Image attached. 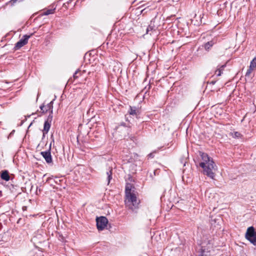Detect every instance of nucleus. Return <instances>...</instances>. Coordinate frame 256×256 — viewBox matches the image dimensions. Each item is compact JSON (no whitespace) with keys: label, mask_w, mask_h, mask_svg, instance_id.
I'll use <instances>...</instances> for the list:
<instances>
[{"label":"nucleus","mask_w":256,"mask_h":256,"mask_svg":"<svg viewBox=\"0 0 256 256\" xmlns=\"http://www.w3.org/2000/svg\"><path fill=\"white\" fill-rule=\"evenodd\" d=\"M202 161L200 163V166L203 168V172L208 176L214 179L215 176V172L217 169L212 159L204 152H200Z\"/></svg>","instance_id":"1"},{"label":"nucleus","mask_w":256,"mask_h":256,"mask_svg":"<svg viewBox=\"0 0 256 256\" xmlns=\"http://www.w3.org/2000/svg\"><path fill=\"white\" fill-rule=\"evenodd\" d=\"M125 205L126 208L132 212H136L138 208L140 200L137 198L135 194H132L125 196Z\"/></svg>","instance_id":"2"},{"label":"nucleus","mask_w":256,"mask_h":256,"mask_svg":"<svg viewBox=\"0 0 256 256\" xmlns=\"http://www.w3.org/2000/svg\"><path fill=\"white\" fill-rule=\"evenodd\" d=\"M245 238L254 246L256 245V232L253 226L248 228Z\"/></svg>","instance_id":"3"},{"label":"nucleus","mask_w":256,"mask_h":256,"mask_svg":"<svg viewBox=\"0 0 256 256\" xmlns=\"http://www.w3.org/2000/svg\"><path fill=\"white\" fill-rule=\"evenodd\" d=\"M33 35V34L30 35H24L22 38L14 46V50H15L20 49L22 47L26 44L28 42V39Z\"/></svg>","instance_id":"4"},{"label":"nucleus","mask_w":256,"mask_h":256,"mask_svg":"<svg viewBox=\"0 0 256 256\" xmlns=\"http://www.w3.org/2000/svg\"><path fill=\"white\" fill-rule=\"evenodd\" d=\"M96 221L97 228L98 230H102L108 223V219L104 216L98 218Z\"/></svg>","instance_id":"5"},{"label":"nucleus","mask_w":256,"mask_h":256,"mask_svg":"<svg viewBox=\"0 0 256 256\" xmlns=\"http://www.w3.org/2000/svg\"><path fill=\"white\" fill-rule=\"evenodd\" d=\"M51 145L52 143L50 144L49 150L48 151L42 152L40 153L42 156L45 159L46 162L48 164L52 163V157L50 153Z\"/></svg>","instance_id":"6"},{"label":"nucleus","mask_w":256,"mask_h":256,"mask_svg":"<svg viewBox=\"0 0 256 256\" xmlns=\"http://www.w3.org/2000/svg\"><path fill=\"white\" fill-rule=\"evenodd\" d=\"M52 119V116L50 114L48 118V119L45 121L44 123V129L42 130V133H48L51 125V122Z\"/></svg>","instance_id":"7"},{"label":"nucleus","mask_w":256,"mask_h":256,"mask_svg":"<svg viewBox=\"0 0 256 256\" xmlns=\"http://www.w3.org/2000/svg\"><path fill=\"white\" fill-rule=\"evenodd\" d=\"M216 43V40L214 38L212 40L204 44V47L206 50L208 51L210 48Z\"/></svg>","instance_id":"8"},{"label":"nucleus","mask_w":256,"mask_h":256,"mask_svg":"<svg viewBox=\"0 0 256 256\" xmlns=\"http://www.w3.org/2000/svg\"><path fill=\"white\" fill-rule=\"evenodd\" d=\"M132 186L130 184H126V186L125 188V196L134 194V192H132Z\"/></svg>","instance_id":"9"},{"label":"nucleus","mask_w":256,"mask_h":256,"mask_svg":"<svg viewBox=\"0 0 256 256\" xmlns=\"http://www.w3.org/2000/svg\"><path fill=\"white\" fill-rule=\"evenodd\" d=\"M1 178L6 181H8L10 180L8 172L7 170H4L2 172L1 174Z\"/></svg>","instance_id":"10"},{"label":"nucleus","mask_w":256,"mask_h":256,"mask_svg":"<svg viewBox=\"0 0 256 256\" xmlns=\"http://www.w3.org/2000/svg\"><path fill=\"white\" fill-rule=\"evenodd\" d=\"M226 67V64H224L221 66L219 68H218L217 70L215 72V74L217 75V76H221L222 73V71L224 70V68Z\"/></svg>","instance_id":"11"},{"label":"nucleus","mask_w":256,"mask_h":256,"mask_svg":"<svg viewBox=\"0 0 256 256\" xmlns=\"http://www.w3.org/2000/svg\"><path fill=\"white\" fill-rule=\"evenodd\" d=\"M230 136H232L234 138H241L242 135L238 132H231L230 133Z\"/></svg>","instance_id":"12"},{"label":"nucleus","mask_w":256,"mask_h":256,"mask_svg":"<svg viewBox=\"0 0 256 256\" xmlns=\"http://www.w3.org/2000/svg\"><path fill=\"white\" fill-rule=\"evenodd\" d=\"M129 113L130 115L136 116L137 114V108L136 107L130 106Z\"/></svg>","instance_id":"13"},{"label":"nucleus","mask_w":256,"mask_h":256,"mask_svg":"<svg viewBox=\"0 0 256 256\" xmlns=\"http://www.w3.org/2000/svg\"><path fill=\"white\" fill-rule=\"evenodd\" d=\"M106 175L108 184L110 182V180L112 178V169H110V170L106 172Z\"/></svg>","instance_id":"14"},{"label":"nucleus","mask_w":256,"mask_h":256,"mask_svg":"<svg viewBox=\"0 0 256 256\" xmlns=\"http://www.w3.org/2000/svg\"><path fill=\"white\" fill-rule=\"evenodd\" d=\"M46 107V109L48 110V111L50 112V114L52 115V113L53 101L50 102L49 104H47V106Z\"/></svg>","instance_id":"15"},{"label":"nucleus","mask_w":256,"mask_h":256,"mask_svg":"<svg viewBox=\"0 0 256 256\" xmlns=\"http://www.w3.org/2000/svg\"><path fill=\"white\" fill-rule=\"evenodd\" d=\"M155 26L152 24V22H150V24L148 26L146 29V33L148 34L149 32L154 30Z\"/></svg>","instance_id":"16"},{"label":"nucleus","mask_w":256,"mask_h":256,"mask_svg":"<svg viewBox=\"0 0 256 256\" xmlns=\"http://www.w3.org/2000/svg\"><path fill=\"white\" fill-rule=\"evenodd\" d=\"M250 68H252L254 70L256 68V58H254L250 62Z\"/></svg>","instance_id":"17"},{"label":"nucleus","mask_w":256,"mask_h":256,"mask_svg":"<svg viewBox=\"0 0 256 256\" xmlns=\"http://www.w3.org/2000/svg\"><path fill=\"white\" fill-rule=\"evenodd\" d=\"M55 8L54 9H48L44 12L43 15L48 16L50 14H54V12Z\"/></svg>","instance_id":"18"},{"label":"nucleus","mask_w":256,"mask_h":256,"mask_svg":"<svg viewBox=\"0 0 256 256\" xmlns=\"http://www.w3.org/2000/svg\"><path fill=\"white\" fill-rule=\"evenodd\" d=\"M80 75V72L79 70H77L74 74L73 76L74 79H76V78H78Z\"/></svg>","instance_id":"19"},{"label":"nucleus","mask_w":256,"mask_h":256,"mask_svg":"<svg viewBox=\"0 0 256 256\" xmlns=\"http://www.w3.org/2000/svg\"><path fill=\"white\" fill-rule=\"evenodd\" d=\"M254 69L252 68H250V66H249V68L247 70V72L246 74V76H249L250 74L252 73V71L254 70Z\"/></svg>","instance_id":"20"},{"label":"nucleus","mask_w":256,"mask_h":256,"mask_svg":"<svg viewBox=\"0 0 256 256\" xmlns=\"http://www.w3.org/2000/svg\"><path fill=\"white\" fill-rule=\"evenodd\" d=\"M40 108L41 110L42 111V113H45L48 111V110L46 109V106H44V105H42L40 106Z\"/></svg>","instance_id":"21"},{"label":"nucleus","mask_w":256,"mask_h":256,"mask_svg":"<svg viewBox=\"0 0 256 256\" xmlns=\"http://www.w3.org/2000/svg\"><path fill=\"white\" fill-rule=\"evenodd\" d=\"M216 82V81H214V80H212L210 82V84H214Z\"/></svg>","instance_id":"22"},{"label":"nucleus","mask_w":256,"mask_h":256,"mask_svg":"<svg viewBox=\"0 0 256 256\" xmlns=\"http://www.w3.org/2000/svg\"><path fill=\"white\" fill-rule=\"evenodd\" d=\"M48 133H43V134H42V139L45 137L46 136V134H47Z\"/></svg>","instance_id":"23"},{"label":"nucleus","mask_w":256,"mask_h":256,"mask_svg":"<svg viewBox=\"0 0 256 256\" xmlns=\"http://www.w3.org/2000/svg\"><path fill=\"white\" fill-rule=\"evenodd\" d=\"M61 238V239H60V240H64V237L62 236H60Z\"/></svg>","instance_id":"24"},{"label":"nucleus","mask_w":256,"mask_h":256,"mask_svg":"<svg viewBox=\"0 0 256 256\" xmlns=\"http://www.w3.org/2000/svg\"><path fill=\"white\" fill-rule=\"evenodd\" d=\"M150 156H152V154H150Z\"/></svg>","instance_id":"25"},{"label":"nucleus","mask_w":256,"mask_h":256,"mask_svg":"<svg viewBox=\"0 0 256 256\" xmlns=\"http://www.w3.org/2000/svg\"><path fill=\"white\" fill-rule=\"evenodd\" d=\"M150 156H152V154H150Z\"/></svg>","instance_id":"26"},{"label":"nucleus","mask_w":256,"mask_h":256,"mask_svg":"<svg viewBox=\"0 0 256 256\" xmlns=\"http://www.w3.org/2000/svg\"><path fill=\"white\" fill-rule=\"evenodd\" d=\"M200 256H203L202 255H201Z\"/></svg>","instance_id":"27"}]
</instances>
